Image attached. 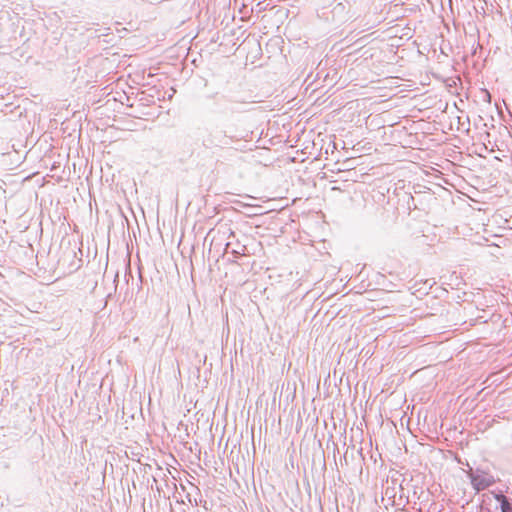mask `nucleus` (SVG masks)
Returning <instances> with one entry per match:
<instances>
[{
	"instance_id": "obj_1",
	"label": "nucleus",
	"mask_w": 512,
	"mask_h": 512,
	"mask_svg": "<svg viewBox=\"0 0 512 512\" xmlns=\"http://www.w3.org/2000/svg\"><path fill=\"white\" fill-rule=\"evenodd\" d=\"M496 499L501 505L502 512H512V503L504 495H497Z\"/></svg>"
}]
</instances>
